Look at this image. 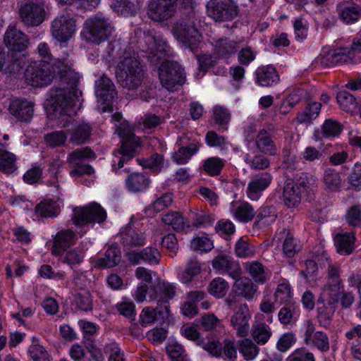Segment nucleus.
<instances>
[{
	"label": "nucleus",
	"instance_id": "1",
	"mask_svg": "<svg viewBox=\"0 0 361 361\" xmlns=\"http://www.w3.org/2000/svg\"><path fill=\"white\" fill-rule=\"evenodd\" d=\"M71 61L67 58L58 59L54 65V75L59 76L60 84L51 90L49 103L56 117L61 118V125L66 126L75 114L74 107L80 105L82 92L76 88L79 77L72 68Z\"/></svg>",
	"mask_w": 361,
	"mask_h": 361
},
{
	"label": "nucleus",
	"instance_id": "2",
	"mask_svg": "<svg viewBox=\"0 0 361 361\" xmlns=\"http://www.w3.org/2000/svg\"><path fill=\"white\" fill-rule=\"evenodd\" d=\"M107 53L117 60L115 74L118 84L128 90H135L142 84L145 72L135 53L123 48L119 41L109 44Z\"/></svg>",
	"mask_w": 361,
	"mask_h": 361
},
{
	"label": "nucleus",
	"instance_id": "3",
	"mask_svg": "<svg viewBox=\"0 0 361 361\" xmlns=\"http://www.w3.org/2000/svg\"><path fill=\"white\" fill-rule=\"evenodd\" d=\"M195 14L186 15L175 22L172 27L173 37L185 47L193 51L202 42V35L197 27Z\"/></svg>",
	"mask_w": 361,
	"mask_h": 361
},
{
	"label": "nucleus",
	"instance_id": "4",
	"mask_svg": "<svg viewBox=\"0 0 361 361\" xmlns=\"http://www.w3.org/2000/svg\"><path fill=\"white\" fill-rule=\"evenodd\" d=\"M116 132L122 140V145L118 150L121 155L118 163V169L123 166L125 162L130 160L140 146L138 138L135 137L132 128L128 123H121L117 128Z\"/></svg>",
	"mask_w": 361,
	"mask_h": 361
},
{
	"label": "nucleus",
	"instance_id": "5",
	"mask_svg": "<svg viewBox=\"0 0 361 361\" xmlns=\"http://www.w3.org/2000/svg\"><path fill=\"white\" fill-rule=\"evenodd\" d=\"M159 75L162 86L169 91L176 90L185 80L184 69L176 61L163 62L159 70Z\"/></svg>",
	"mask_w": 361,
	"mask_h": 361
},
{
	"label": "nucleus",
	"instance_id": "6",
	"mask_svg": "<svg viewBox=\"0 0 361 361\" xmlns=\"http://www.w3.org/2000/svg\"><path fill=\"white\" fill-rule=\"evenodd\" d=\"M87 30L86 39L97 44L106 40L113 32L114 27L108 19L94 16L85 21Z\"/></svg>",
	"mask_w": 361,
	"mask_h": 361
},
{
	"label": "nucleus",
	"instance_id": "7",
	"mask_svg": "<svg viewBox=\"0 0 361 361\" xmlns=\"http://www.w3.org/2000/svg\"><path fill=\"white\" fill-rule=\"evenodd\" d=\"M104 209L97 202H92L84 207L75 208L73 211V221L77 226L92 223L101 224L106 219Z\"/></svg>",
	"mask_w": 361,
	"mask_h": 361
},
{
	"label": "nucleus",
	"instance_id": "8",
	"mask_svg": "<svg viewBox=\"0 0 361 361\" xmlns=\"http://www.w3.org/2000/svg\"><path fill=\"white\" fill-rule=\"evenodd\" d=\"M25 78L32 86L49 85L54 78V67L47 61L34 63L27 68Z\"/></svg>",
	"mask_w": 361,
	"mask_h": 361
},
{
	"label": "nucleus",
	"instance_id": "9",
	"mask_svg": "<svg viewBox=\"0 0 361 361\" xmlns=\"http://www.w3.org/2000/svg\"><path fill=\"white\" fill-rule=\"evenodd\" d=\"M176 11V0H150L147 14L155 22H163L172 18Z\"/></svg>",
	"mask_w": 361,
	"mask_h": 361
},
{
	"label": "nucleus",
	"instance_id": "10",
	"mask_svg": "<svg viewBox=\"0 0 361 361\" xmlns=\"http://www.w3.org/2000/svg\"><path fill=\"white\" fill-rule=\"evenodd\" d=\"M327 276L326 284L324 287V294H326L328 296V305H337L341 290L343 289L339 267L334 264H330L327 269Z\"/></svg>",
	"mask_w": 361,
	"mask_h": 361
},
{
	"label": "nucleus",
	"instance_id": "11",
	"mask_svg": "<svg viewBox=\"0 0 361 361\" xmlns=\"http://www.w3.org/2000/svg\"><path fill=\"white\" fill-rule=\"evenodd\" d=\"M209 16L216 21H226L237 16V7L231 0H211L208 3Z\"/></svg>",
	"mask_w": 361,
	"mask_h": 361
},
{
	"label": "nucleus",
	"instance_id": "12",
	"mask_svg": "<svg viewBox=\"0 0 361 361\" xmlns=\"http://www.w3.org/2000/svg\"><path fill=\"white\" fill-rule=\"evenodd\" d=\"M51 35L61 44L68 42L75 32V21L69 16L62 15L51 23Z\"/></svg>",
	"mask_w": 361,
	"mask_h": 361
},
{
	"label": "nucleus",
	"instance_id": "13",
	"mask_svg": "<svg viewBox=\"0 0 361 361\" xmlns=\"http://www.w3.org/2000/svg\"><path fill=\"white\" fill-rule=\"evenodd\" d=\"M19 14L25 25L38 26L44 20L45 11L42 4L28 1L21 4Z\"/></svg>",
	"mask_w": 361,
	"mask_h": 361
},
{
	"label": "nucleus",
	"instance_id": "14",
	"mask_svg": "<svg viewBox=\"0 0 361 361\" xmlns=\"http://www.w3.org/2000/svg\"><path fill=\"white\" fill-rule=\"evenodd\" d=\"M271 181L272 176L269 173L264 172L255 176L247 185V197L253 201L259 200L262 192L269 186Z\"/></svg>",
	"mask_w": 361,
	"mask_h": 361
},
{
	"label": "nucleus",
	"instance_id": "15",
	"mask_svg": "<svg viewBox=\"0 0 361 361\" xmlns=\"http://www.w3.org/2000/svg\"><path fill=\"white\" fill-rule=\"evenodd\" d=\"M212 267L214 269L226 273L232 279H237L241 276L242 271L240 264L233 261V259L225 254L217 255L212 260Z\"/></svg>",
	"mask_w": 361,
	"mask_h": 361
},
{
	"label": "nucleus",
	"instance_id": "16",
	"mask_svg": "<svg viewBox=\"0 0 361 361\" xmlns=\"http://www.w3.org/2000/svg\"><path fill=\"white\" fill-rule=\"evenodd\" d=\"M8 111L17 120L28 122L33 116L34 105L25 99H17L11 102Z\"/></svg>",
	"mask_w": 361,
	"mask_h": 361
},
{
	"label": "nucleus",
	"instance_id": "17",
	"mask_svg": "<svg viewBox=\"0 0 361 361\" xmlns=\"http://www.w3.org/2000/svg\"><path fill=\"white\" fill-rule=\"evenodd\" d=\"M250 319V310L245 303L240 305L238 310L231 317V324L236 329L240 336L245 337L247 335Z\"/></svg>",
	"mask_w": 361,
	"mask_h": 361
},
{
	"label": "nucleus",
	"instance_id": "18",
	"mask_svg": "<svg viewBox=\"0 0 361 361\" xmlns=\"http://www.w3.org/2000/svg\"><path fill=\"white\" fill-rule=\"evenodd\" d=\"M4 43L10 51L20 52L27 47V37L15 27H10L4 35Z\"/></svg>",
	"mask_w": 361,
	"mask_h": 361
},
{
	"label": "nucleus",
	"instance_id": "19",
	"mask_svg": "<svg viewBox=\"0 0 361 361\" xmlns=\"http://www.w3.org/2000/svg\"><path fill=\"white\" fill-rule=\"evenodd\" d=\"M95 94L97 98L109 103L117 96V91L112 80L104 75L95 82Z\"/></svg>",
	"mask_w": 361,
	"mask_h": 361
},
{
	"label": "nucleus",
	"instance_id": "20",
	"mask_svg": "<svg viewBox=\"0 0 361 361\" xmlns=\"http://www.w3.org/2000/svg\"><path fill=\"white\" fill-rule=\"evenodd\" d=\"M231 213L236 220L242 223L252 221L255 216L252 205L246 201L231 202Z\"/></svg>",
	"mask_w": 361,
	"mask_h": 361
},
{
	"label": "nucleus",
	"instance_id": "21",
	"mask_svg": "<svg viewBox=\"0 0 361 361\" xmlns=\"http://www.w3.org/2000/svg\"><path fill=\"white\" fill-rule=\"evenodd\" d=\"M235 280L233 285V291L239 296L245 298L247 300H252L257 290V287L252 281L247 277L234 279Z\"/></svg>",
	"mask_w": 361,
	"mask_h": 361
},
{
	"label": "nucleus",
	"instance_id": "22",
	"mask_svg": "<svg viewBox=\"0 0 361 361\" xmlns=\"http://www.w3.org/2000/svg\"><path fill=\"white\" fill-rule=\"evenodd\" d=\"M127 255L128 259L133 264H139L142 261L158 264L161 257L158 250H130Z\"/></svg>",
	"mask_w": 361,
	"mask_h": 361
},
{
	"label": "nucleus",
	"instance_id": "23",
	"mask_svg": "<svg viewBox=\"0 0 361 361\" xmlns=\"http://www.w3.org/2000/svg\"><path fill=\"white\" fill-rule=\"evenodd\" d=\"M271 245L276 247H282L283 248H295L302 246L300 241L294 238L290 231L286 229L276 233Z\"/></svg>",
	"mask_w": 361,
	"mask_h": 361
},
{
	"label": "nucleus",
	"instance_id": "24",
	"mask_svg": "<svg viewBox=\"0 0 361 361\" xmlns=\"http://www.w3.org/2000/svg\"><path fill=\"white\" fill-rule=\"evenodd\" d=\"M145 42L147 46V51L153 56H157L158 59L161 58L158 56L159 54H163L167 51V44L159 35L148 33L145 36Z\"/></svg>",
	"mask_w": 361,
	"mask_h": 361
},
{
	"label": "nucleus",
	"instance_id": "25",
	"mask_svg": "<svg viewBox=\"0 0 361 361\" xmlns=\"http://www.w3.org/2000/svg\"><path fill=\"white\" fill-rule=\"evenodd\" d=\"M257 82L261 86H270L279 80L276 69L271 66L259 67L256 71Z\"/></svg>",
	"mask_w": 361,
	"mask_h": 361
},
{
	"label": "nucleus",
	"instance_id": "26",
	"mask_svg": "<svg viewBox=\"0 0 361 361\" xmlns=\"http://www.w3.org/2000/svg\"><path fill=\"white\" fill-rule=\"evenodd\" d=\"M245 269L252 279L258 283H266L271 276V273L264 268L262 264L257 261L246 263Z\"/></svg>",
	"mask_w": 361,
	"mask_h": 361
},
{
	"label": "nucleus",
	"instance_id": "27",
	"mask_svg": "<svg viewBox=\"0 0 361 361\" xmlns=\"http://www.w3.org/2000/svg\"><path fill=\"white\" fill-rule=\"evenodd\" d=\"M326 57L332 64L355 62L354 47L336 49L330 51Z\"/></svg>",
	"mask_w": 361,
	"mask_h": 361
},
{
	"label": "nucleus",
	"instance_id": "28",
	"mask_svg": "<svg viewBox=\"0 0 361 361\" xmlns=\"http://www.w3.org/2000/svg\"><path fill=\"white\" fill-rule=\"evenodd\" d=\"M214 53L219 57L228 58L238 49L237 42L228 38H220L214 42Z\"/></svg>",
	"mask_w": 361,
	"mask_h": 361
},
{
	"label": "nucleus",
	"instance_id": "29",
	"mask_svg": "<svg viewBox=\"0 0 361 361\" xmlns=\"http://www.w3.org/2000/svg\"><path fill=\"white\" fill-rule=\"evenodd\" d=\"M150 290L154 292V294H149V298L151 300H156L157 298L158 293L164 294V296H161L162 300L159 301L161 305L162 304L166 305L167 300L173 298L176 294V287L169 283L165 282L151 287Z\"/></svg>",
	"mask_w": 361,
	"mask_h": 361
},
{
	"label": "nucleus",
	"instance_id": "30",
	"mask_svg": "<svg viewBox=\"0 0 361 361\" xmlns=\"http://www.w3.org/2000/svg\"><path fill=\"white\" fill-rule=\"evenodd\" d=\"M302 192L293 183H287L283 188V197L284 204L290 208L296 207L301 202Z\"/></svg>",
	"mask_w": 361,
	"mask_h": 361
},
{
	"label": "nucleus",
	"instance_id": "31",
	"mask_svg": "<svg viewBox=\"0 0 361 361\" xmlns=\"http://www.w3.org/2000/svg\"><path fill=\"white\" fill-rule=\"evenodd\" d=\"M323 183L326 190L337 192L339 191L341 188L342 178L340 173L336 170L329 168L324 171Z\"/></svg>",
	"mask_w": 361,
	"mask_h": 361
},
{
	"label": "nucleus",
	"instance_id": "32",
	"mask_svg": "<svg viewBox=\"0 0 361 361\" xmlns=\"http://www.w3.org/2000/svg\"><path fill=\"white\" fill-rule=\"evenodd\" d=\"M272 335L270 326L264 322H257L252 329V337L258 345H264Z\"/></svg>",
	"mask_w": 361,
	"mask_h": 361
},
{
	"label": "nucleus",
	"instance_id": "33",
	"mask_svg": "<svg viewBox=\"0 0 361 361\" xmlns=\"http://www.w3.org/2000/svg\"><path fill=\"white\" fill-rule=\"evenodd\" d=\"M16 161V155L8 152L5 145L0 143V171L5 173L14 172L17 169Z\"/></svg>",
	"mask_w": 361,
	"mask_h": 361
},
{
	"label": "nucleus",
	"instance_id": "34",
	"mask_svg": "<svg viewBox=\"0 0 361 361\" xmlns=\"http://www.w3.org/2000/svg\"><path fill=\"white\" fill-rule=\"evenodd\" d=\"M114 4L117 12L123 16H134L140 8L142 0H114Z\"/></svg>",
	"mask_w": 361,
	"mask_h": 361
},
{
	"label": "nucleus",
	"instance_id": "35",
	"mask_svg": "<svg viewBox=\"0 0 361 361\" xmlns=\"http://www.w3.org/2000/svg\"><path fill=\"white\" fill-rule=\"evenodd\" d=\"M165 310H157L152 307H145L140 315V322L142 326H146L148 324H151L154 321L159 319H164L165 317L169 314V308L166 305H164Z\"/></svg>",
	"mask_w": 361,
	"mask_h": 361
},
{
	"label": "nucleus",
	"instance_id": "36",
	"mask_svg": "<svg viewBox=\"0 0 361 361\" xmlns=\"http://www.w3.org/2000/svg\"><path fill=\"white\" fill-rule=\"evenodd\" d=\"M92 127L85 123H82L75 127L71 132L70 142L76 145L85 143L90 137Z\"/></svg>",
	"mask_w": 361,
	"mask_h": 361
},
{
	"label": "nucleus",
	"instance_id": "37",
	"mask_svg": "<svg viewBox=\"0 0 361 361\" xmlns=\"http://www.w3.org/2000/svg\"><path fill=\"white\" fill-rule=\"evenodd\" d=\"M257 149L264 154H274L276 153V147L271 140L269 133L264 130H260L255 140Z\"/></svg>",
	"mask_w": 361,
	"mask_h": 361
},
{
	"label": "nucleus",
	"instance_id": "38",
	"mask_svg": "<svg viewBox=\"0 0 361 361\" xmlns=\"http://www.w3.org/2000/svg\"><path fill=\"white\" fill-rule=\"evenodd\" d=\"M339 17L347 24L353 23L361 16V8L357 5L338 6Z\"/></svg>",
	"mask_w": 361,
	"mask_h": 361
},
{
	"label": "nucleus",
	"instance_id": "39",
	"mask_svg": "<svg viewBox=\"0 0 361 361\" xmlns=\"http://www.w3.org/2000/svg\"><path fill=\"white\" fill-rule=\"evenodd\" d=\"M121 241L124 247H140L145 245L142 235L130 228L121 233Z\"/></svg>",
	"mask_w": 361,
	"mask_h": 361
},
{
	"label": "nucleus",
	"instance_id": "40",
	"mask_svg": "<svg viewBox=\"0 0 361 361\" xmlns=\"http://www.w3.org/2000/svg\"><path fill=\"white\" fill-rule=\"evenodd\" d=\"M201 264L196 260L188 262L185 269L178 275L179 280L185 284L190 283L192 279L201 273Z\"/></svg>",
	"mask_w": 361,
	"mask_h": 361
},
{
	"label": "nucleus",
	"instance_id": "41",
	"mask_svg": "<svg viewBox=\"0 0 361 361\" xmlns=\"http://www.w3.org/2000/svg\"><path fill=\"white\" fill-rule=\"evenodd\" d=\"M128 188L133 192H140L145 190L149 185L148 178L142 173H134L126 179Z\"/></svg>",
	"mask_w": 361,
	"mask_h": 361
},
{
	"label": "nucleus",
	"instance_id": "42",
	"mask_svg": "<svg viewBox=\"0 0 361 361\" xmlns=\"http://www.w3.org/2000/svg\"><path fill=\"white\" fill-rule=\"evenodd\" d=\"M121 260V250H106L104 257L98 259L95 267L99 268H111L116 266Z\"/></svg>",
	"mask_w": 361,
	"mask_h": 361
},
{
	"label": "nucleus",
	"instance_id": "43",
	"mask_svg": "<svg viewBox=\"0 0 361 361\" xmlns=\"http://www.w3.org/2000/svg\"><path fill=\"white\" fill-rule=\"evenodd\" d=\"M75 235L72 231H61L56 235L52 248H68L75 244Z\"/></svg>",
	"mask_w": 361,
	"mask_h": 361
},
{
	"label": "nucleus",
	"instance_id": "44",
	"mask_svg": "<svg viewBox=\"0 0 361 361\" xmlns=\"http://www.w3.org/2000/svg\"><path fill=\"white\" fill-rule=\"evenodd\" d=\"M337 102L341 108L347 112H354L357 109V102L353 95L346 91L337 94Z\"/></svg>",
	"mask_w": 361,
	"mask_h": 361
},
{
	"label": "nucleus",
	"instance_id": "45",
	"mask_svg": "<svg viewBox=\"0 0 361 361\" xmlns=\"http://www.w3.org/2000/svg\"><path fill=\"white\" fill-rule=\"evenodd\" d=\"M35 212L43 217L56 216L59 213V207L56 202L44 200L37 205Z\"/></svg>",
	"mask_w": 361,
	"mask_h": 361
},
{
	"label": "nucleus",
	"instance_id": "46",
	"mask_svg": "<svg viewBox=\"0 0 361 361\" xmlns=\"http://www.w3.org/2000/svg\"><path fill=\"white\" fill-rule=\"evenodd\" d=\"M95 158V154L88 147L78 149L69 154L67 161L75 166L80 164L85 159H93Z\"/></svg>",
	"mask_w": 361,
	"mask_h": 361
},
{
	"label": "nucleus",
	"instance_id": "47",
	"mask_svg": "<svg viewBox=\"0 0 361 361\" xmlns=\"http://www.w3.org/2000/svg\"><path fill=\"white\" fill-rule=\"evenodd\" d=\"M198 147L195 144H191L185 147H180L179 149L173 154V159L178 164H185L190 157L196 153Z\"/></svg>",
	"mask_w": 361,
	"mask_h": 361
},
{
	"label": "nucleus",
	"instance_id": "48",
	"mask_svg": "<svg viewBox=\"0 0 361 361\" xmlns=\"http://www.w3.org/2000/svg\"><path fill=\"white\" fill-rule=\"evenodd\" d=\"M52 254L63 257V261L68 264H78L82 260V255L78 250H51Z\"/></svg>",
	"mask_w": 361,
	"mask_h": 361
},
{
	"label": "nucleus",
	"instance_id": "49",
	"mask_svg": "<svg viewBox=\"0 0 361 361\" xmlns=\"http://www.w3.org/2000/svg\"><path fill=\"white\" fill-rule=\"evenodd\" d=\"M224 166L223 159L219 157H211L204 161L203 169L210 176H217Z\"/></svg>",
	"mask_w": 361,
	"mask_h": 361
},
{
	"label": "nucleus",
	"instance_id": "50",
	"mask_svg": "<svg viewBox=\"0 0 361 361\" xmlns=\"http://www.w3.org/2000/svg\"><path fill=\"white\" fill-rule=\"evenodd\" d=\"M162 221L176 231H182L184 228V219L179 212L168 213L162 217Z\"/></svg>",
	"mask_w": 361,
	"mask_h": 361
},
{
	"label": "nucleus",
	"instance_id": "51",
	"mask_svg": "<svg viewBox=\"0 0 361 361\" xmlns=\"http://www.w3.org/2000/svg\"><path fill=\"white\" fill-rule=\"evenodd\" d=\"M324 305L322 307L318 308V320L322 326L328 327L330 325L332 317L336 308L337 305Z\"/></svg>",
	"mask_w": 361,
	"mask_h": 361
},
{
	"label": "nucleus",
	"instance_id": "52",
	"mask_svg": "<svg viewBox=\"0 0 361 361\" xmlns=\"http://www.w3.org/2000/svg\"><path fill=\"white\" fill-rule=\"evenodd\" d=\"M239 350L247 360H253L259 351V348L250 339L243 341Z\"/></svg>",
	"mask_w": 361,
	"mask_h": 361
},
{
	"label": "nucleus",
	"instance_id": "53",
	"mask_svg": "<svg viewBox=\"0 0 361 361\" xmlns=\"http://www.w3.org/2000/svg\"><path fill=\"white\" fill-rule=\"evenodd\" d=\"M228 283L221 278L214 279L209 284V293L216 298H223L228 290Z\"/></svg>",
	"mask_w": 361,
	"mask_h": 361
},
{
	"label": "nucleus",
	"instance_id": "54",
	"mask_svg": "<svg viewBox=\"0 0 361 361\" xmlns=\"http://www.w3.org/2000/svg\"><path fill=\"white\" fill-rule=\"evenodd\" d=\"M311 345L315 346L322 352H327L330 348L328 336L320 331L314 334L312 341H310Z\"/></svg>",
	"mask_w": 361,
	"mask_h": 361
},
{
	"label": "nucleus",
	"instance_id": "55",
	"mask_svg": "<svg viewBox=\"0 0 361 361\" xmlns=\"http://www.w3.org/2000/svg\"><path fill=\"white\" fill-rule=\"evenodd\" d=\"M245 161L250 164L252 169L264 170L269 166V160L263 155H257L251 158L249 154L245 157Z\"/></svg>",
	"mask_w": 361,
	"mask_h": 361
},
{
	"label": "nucleus",
	"instance_id": "56",
	"mask_svg": "<svg viewBox=\"0 0 361 361\" xmlns=\"http://www.w3.org/2000/svg\"><path fill=\"white\" fill-rule=\"evenodd\" d=\"M334 240L338 248H350L354 245L355 237L353 233L345 232L337 233Z\"/></svg>",
	"mask_w": 361,
	"mask_h": 361
},
{
	"label": "nucleus",
	"instance_id": "57",
	"mask_svg": "<svg viewBox=\"0 0 361 361\" xmlns=\"http://www.w3.org/2000/svg\"><path fill=\"white\" fill-rule=\"evenodd\" d=\"M213 119L219 126H226L231 120V114L227 109L221 106H216L213 109Z\"/></svg>",
	"mask_w": 361,
	"mask_h": 361
},
{
	"label": "nucleus",
	"instance_id": "58",
	"mask_svg": "<svg viewBox=\"0 0 361 361\" xmlns=\"http://www.w3.org/2000/svg\"><path fill=\"white\" fill-rule=\"evenodd\" d=\"M286 361H316L312 353L305 348H300L295 350L287 357Z\"/></svg>",
	"mask_w": 361,
	"mask_h": 361
},
{
	"label": "nucleus",
	"instance_id": "59",
	"mask_svg": "<svg viewBox=\"0 0 361 361\" xmlns=\"http://www.w3.org/2000/svg\"><path fill=\"white\" fill-rule=\"evenodd\" d=\"M315 178L312 176H309L306 173H301L295 182H292L295 187H297L303 193L307 188H312L315 185Z\"/></svg>",
	"mask_w": 361,
	"mask_h": 361
},
{
	"label": "nucleus",
	"instance_id": "60",
	"mask_svg": "<svg viewBox=\"0 0 361 361\" xmlns=\"http://www.w3.org/2000/svg\"><path fill=\"white\" fill-rule=\"evenodd\" d=\"M296 341L295 335L291 333L283 334L276 343V348L281 353L286 352Z\"/></svg>",
	"mask_w": 361,
	"mask_h": 361
},
{
	"label": "nucleus",
	"instance_id": "61",
	"mask_svg": "<svg viewBox=\"0 0 361 361\" xmlns=\"http://www.w3.org/2000/svg\"><path fill=\"white\" fill-rule=\"evenodd\" d=\"M75 297V302L80 310L85 312L92 310V299L90 294L88 292L85 291L82 293H78Z\"/></svg>",
	"mask_w": 361,
	"mask_h": 361
},
{
	"label": "nucleus",
	"instance_id": "62",
	"mask_svg": "<svg viewBox=\"0 0 361 361\" xmlns=\"http://www.w3.org/2000/svg\"><path fill=\"white\" fill-rule=\"evenodd\" d=\"M67 137L63 131H56L47 135L44 137L47 144L56 147L65 143Z\"/></svg>",
	"mask_w": 361,
	"mask_h": 361
},
{
	"label": "nucleus",
	"instance_id": "63",
	"mask_svg": "<svg viewBox=\"0 0 361 361\" xmlns=\"http://www.w3.org/2000/svg\"><path fill=\"white\" fill-rule=\"evenodd\" d=\"M166 351L172 361H188L184 355V349L182 345L174 343L166 347Z\"/></svg>",
	"mask_w": 361,
	"mask_h": 361
},
{
	"label": "nucleus",
	"instance_id": "64",
	"mask_svg": "<svg viewBox=\"0 0 361 361\" xmlns=\"http://www.w3.org/2000/svg\"><path fill=\"white\" fill-rule=\"evenodd\" d=\"M29 353L34 361H49V355L45 349L39 344L32 345Z\"/></svg>",
	"mask_w": 361,
	"mask_h": 361
}]
</instances>
